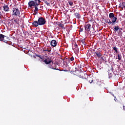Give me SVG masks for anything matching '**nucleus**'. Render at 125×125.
<instances>
[{
    "mask_svg": "<svg viewBox=\"0 0 125 125\" xmlns=\"http://www.w3.org/2000/svg\"><path fill=\"white\" fill-rule=\"evenodd\" d=\"M106 23H107L108 25H111V24H113L111 21H110V19H107L106 20Z\"/></svg>",
    "mask_w": 125,
    "mask_h": 125,
    "instance_id": "20",
    "label": "nucleus"
},
{
    "mask_svg": "<svg viewBox=\"0 0 125 125\" xmlns=\"http://www.w3.org/2000/svg\"><path fill=\"white\" fill-rule=\"evenodd\" d=\"M73 49L75 53H76V54H77V53H78V52L80 51V50L79 49V47H78V45L76 43L73 45Z\"/></svg>",
    "mask_w": 125,
    "mask_h": 125,
    "instance_id": "4",
    "label": "nucleus"
},
{
    "mask_svg": "<svg viewBox=\"0 0 125 125\" xmlns=\"http://www.w3.org/2000/svg\"><path fill=\"white\" fill-rule=\"evenodd\" d=\"M68 3L69 5H71V6H72V5H73V2H72L71 1H68Z\"/></svg>",
    "mask_w": 125,
    "mask_h": 125,
    "instance_id": "25",
    "label": "nucleus"
},
{
    "mask_svg": "<svg viewBox=\"0 0 125 125\" xmlns=\"http://www.w3.org/2000/svg\"><path fill=\"white\" fill-rule=\"evenodd\" d=\"M112 20H111V23L112 25H115V23H116V22L117 21V20L118 19V18H117V17H114V18H112Z\"/></svg>",
    "mask_w": 125,
    "mask_h": 125,
    "instance_id": "11",
    "label": "nucleus"
},
{
    "mask_svg": "<svg viewBox=\"0 0 125 125\" xmlns=\"http://www.w3.org/2000/svg\"><path fill=\"white\" fill-rule=\"evenodd\" d=\"M43 62H44V63L47 65H48V64H50V63H51V60L49 59H45L44 60Z\"/></svg>",
    "mask_w": 125,
    "mask_h": 125,
    "instance_id": "12",
    "label": "nucleus"
},
{
    "mask_svg": "<svg viewBox=\"0 0 125 125\" xmlns=\"http://www.w3.org/2000/svg\"><path fill=\"white\" fill-rule=\"evenodd\" d=\"M19 18H13V19H12V22L13 24H17V25H19Z\"/></svg>",
    "mask_w": 125,
    "mask_h": 125,
    "instance_id": "5",
    "label": "nucleus"
},
{
    "mask_svg": "<svg viewBox=\"0 0 125 125\" xmlns=\"http://www.w3.org/2000/svg\"><path fill=\"white\" fill-rule=\"evenodd\" d=\"M90 27H91V25L90 24L85 25V30L87 31V32L90 31Z\"/></svg>",
    "mask_w": 125,
    "mask_h": 125,
    "instance_id": "9",
    "label": "nucleus"
},
{
    "mask_svg": "<svg viewBox=\"0 0 125 125\" xmlns=\"http://www.w3.org/2000/svg\"><path fill=\"white\" fill-rule=\"evenodd\" d=\"M122 30H123V28L119 27V31H122Z\"/></svg>",
    "mask_w": 125,
    "mask_h": 125,
    "instance_id": "30",
    "label": "nucleus"
},
{
    "mask_svg": "<svg viewBox=\"0 0 125 125\" xmlns=\"http://www.w3.org/2000/svg\"><path fill=\"white\" fill-rule=\"evenodd\" d=\"M109 17L110 19H112V18H114L115 17V16L114 15V13H110L109 14Z\"/></svg>",
    "mask_w": 125,
    "mask_h": 125,
    "instance_id": "19",
    "label": "nucleus"
},
{
    "mask_svg": "<svg viewBox=\"0 0 125 125\" xmlns=\"http://www.w3.org/2000/svg\"><path fill=\"white\" fill-rule=\"evenodd\" d=\"M12 16H16L17 17L20 18V11L17 7L13 8L12 10Z\"/></svg>",
    "mask_w": 125,
    "mask_h": 125,
    "instance_id": "2",
    "label": "nucleus"
},
{
    "mask_svg": "<svg viewBox=\"0 0 125 125\" xmlns=\"http://www.w3.org/2000/svg\"><path fill=\"white\" fill-rule=\"evenodd\" d=\"M43 51H48V52H50V50L47 49H43Z\"/></svg>",
    "mask_w": 125,
    "mask_h": 125,
    "instance_id": "26",
    "label": "nucleus"
},
{
    "mask_svg": "<svg viewBox=\"0 0 125 125\" xmlns=\"http://www.w3.org/2000/svg\"><path fill=\"white\" fill-rule=\"evenodd\" d=\"M40 8H42V6H40Z\"/></svg>",
    "mask_w": 125,
    "mask_h": 125,
    "instance_id": "32",
    "label": "nucleus"
},
{
    "mask_svg": "<svg viewBox=\"0 0 125 125\" xmlns=\"http://www.w3.org/2000/svg\"><path fill=\"white\" fill-rule=\"evenodd\" d=\"M45 3L47 4V5H49V3L47 2V1H46Z\"/></svg>",
    "mask_w": 125,
    "mask_h": 125,
    "instance_id": "28",
    "label": "nucleus"
},
{
    "mask_svg": "<svg viewBox=\"0 0 125 125\" xmlns=\"http://www.w3.org/2000/svg\"><path fill=\"white\" fill-rule=\"evenodd\" d=\"M68 60V62H69V63H71L72 61H74L75 60V58H74V57H71Z\"/></svg>",
    "mask_w": 125,
    "mask_h": 125,
    "instance_id": "18",
    "label": "nucleus"
},
{
    "mask_svg": "<svg viewBox=\"0 0 125 125\" xmlns=\"http://www.w3.org/2000/svg\"><path fill=\"white\" fill-rule=\"evenodd\" d=\"M60 27L63 28V27H64V24H63L62 23H60Z\"/></svg>",
    "mask_w": 125,
    "mask_h": 125,
    "instance_id": "27",
    "label": "nucleus"
},
{
    "mask_svg": "<svg viewBox=\"0 0 125 125\" xmlns=\"http://www.w3.org/2000/svg\"><path fill=\"white\" fill-rule=\"evenodd\" d=\"M3 10H4L6 12L9 11V7L7 5L3 6Z\"/></svg>",
    "mask_w": 125,
    "mask_h": 125,
    "instance_id": "10",
    "label": "nucleus"
},
{
    "mask_svg": "<svg viewBox=\"0 0 125 125\" xmlns=\"http://www.w3.org/2000/svg\"><path fill=\"white\" fill-rule=\"evenodd\" d=\"M79 77H80V78H82V79L83 78V76H81V75L79 76Z\"/></svg>",
    "mask_w": 125,
    "mask_h": 125,
    "instance_id": "31",
    "label": "nucleus"
},
{
    "mask_svg": "<svg viewBox=\"0 0 125 125\" xmlns=\"http://www.w3.org/2000/svg\"><path fill=\"white\" fill-rule=\"evenodd\" d=\"M94 55L98 57V58H100L102 56V54L100 52L95 51L94 52Z\"/></svg>",
    "mask_w": 125,
    "mask_h": 125,
    "instance_id": "6",
    "label": "nucleus"
},
{
    "mask_svg": "<svg viewBox=\"0 0 125 125\" xmlns=\"http://www.w3.org/2000/svg\"><path fill=\"white\" fill-rule=\"evenodd\" d=\"M116 59H118V58L116 57Z\"/></svg>",
    "mask_w": 125,
    "mask_h": 125,
    "instance_id": "33",
    "label": "nucleus"
},
{
    "mask_svg": "<svg viewBox=\"0 0 125 125\" xmlns=\"http://www.w3.org/2000/svg\"><path fill=\"white\" fill-rule=\"evenodd\" d=\"M50 44L52 46L55 47L57 45V42L56 40H52Z\"/></svg>",
    "mask_w": 125,
    "mask_h": 125,
    "instance_id": "8",
    "label": "nucleus"
},
{
    "mask_svg": "<svg viewBox=\"0 0 125 125\" xmlns=\"http://www.w3.org/2000/svg\"><path fill=\"white\" fill-rule=\"evenodd\" d=\"M120 26H114V32H118V31H119Z\"/></svg>",
    "mask_w": 125,
    "mask_h": 125,
    "instance_id": "15",
    "label": "nucleus"
},
{
    "mask_svg": "<svg viewBox=\"0 0 125 125\" xmlns=\"http://www.w3.org/2000/svg\"><path fill=\"white\" fill-rule=\"evenodd\" d=\"M5 37V36H4L2 34H0V41H3V40H4Z\"/></svg>",
    "mask_w": 125,
    "mask_h": 125,
    "instance_id": "17",
    "label": "nucleus"
},
{
    "mask_svg": "<svg viewBox=\"0 0 125 125\" xmlns=\"http://www.w3.org/2000/svg\"><path fill=\"white\" fill-rule=\"evenodd\" d=\"M28 5L29 7H32L33 6H35L36 4H35L34 0H30L28 2Z\"/></svg>",
    "mask_w": 125,
    "mask_h": 125,
    "instance_id": "7",
    "label": "nucleus"
},
{
    "mask_svg": "<svg viewBox=\"0 0 125 125\" xmlns=\"http://www.w3.org/2000/svg\"><path fill=\"white\" fill-rule=\"evenodd\" d=\"M34 1L35 5H40L41 3V0H34Z\"/></svg>",
    "mask_w": 125,
    "mask_h": 125,
    "instance_id": "13",
    "label": "nucleus"
},
{
    "mask_svg": "<svg viewBox=\"0 0 125 125\" xmlns=\"http://www.w3.org/2000/svg\"><path fill=\"white\" fill-rule=\"evenodd\" d=\"M34 6V12H36V13H38V12L39 11V8H38V6H39V5H35Z\"/></svg>",
    "mask_w": 125,
    "mask_h": 125,
    "instance_id": "14",
    "label": "nucleus"
},
{
    "mask_svg": "<svg viewBox=\"0 0 125 125\" xmlns=\"http://www.w3.org/2000/svg\"><path fill=\"white\" fill-rule=\"evenodd\" d=\"M48 68H50L51 69H53V70H57L58 71H59V69L57 68H52L51 67V65H48Z\"/></svg>",
    "mask_w": 125,
    "mask_h": 125,
    "instance_id": "21",
    "label": "nucleus"
},
{
    "mask_svg": "<svg viewBox=\"0 0 125 125\" xmlns=\"http://www.w3.org/2000/svg\"><path fill=\"white\" fill-rule=\"evenodd\" d=\"M113 50L115 51V53H118L117 56H118V59L119 60H121L122 59V54H121L120 52H119V50L118 49V48L117 47H114L113 48Z\"/></svg>",
    "mask_w": 125,
    "mask_h": 125,
    "instance_id": "3",
    "label": "nucleus"
},
{
    "mask_svg": "<svg viewBox=\"0 0 125 125\" xmlns=\"http://www.w3.org/2000/svg\"><path fill=\"white\" fill-rule=\"evenodd\" d=\"M81 42L83 43V44H85V41H84V40H82L81 41Z\"/></svg>",
    "mask_w": 125,
    "mask_h": 125,
    "instance_id": "24",
    "label": "nucleus"
},
{
    "mask_svg": "<svg viewBox=\"0 0 125 125\" xmlns=\"http://www.w3.org/2000/svg\"><path fill=\"white\" fill-rule=\"evenodd\" d=\"M90 83H93V80H91V82L89 81Z\"/></svg>",
    "mask_w": 125,
    "mask_h": 125,
    "instance_id": "29",
    "label": "nucleus"
},
{
    "mask_svg": "<svg viewBox=\"0 0 125 125\" xmlns=\"http://www.w3.org/2000/svg\"><path fill=\"white\" fill-rule=\"evenodd\" d=\"M109 78H110V75L109 76Z\"/></svg>",
    "mask_w": 125,
    "mask_h": 125,
    "instance_id": "34",
    "label": "nucleus"
},
{
    "mask_svg": "<svg viewBox=\"0 0 125 125\" xmlns=\"http://www.w3.org/2000/svg\"><path fill=\"white\" fill-rule=\"evenodd\" d=\"M74 15L76 18L78 19H80L81 18V15H80V14L76 13L74 14Z\"/></svg>",
    "mask_w": 125,
    "mask_h": 125,
    "instance_id": "16",
    "label": "nucleus"
},
{
    "mask_svg": "<svg viewBox=\"0 0 125 125\" xmlns=\"http://www.w3.org/2000/svg\"><path fill=\"white\" fill-rule=\"evenodd\" d=\"M45 20L43 18L41 17L38 19V21H35L32 23L33 26L34 27H38L39 26H42V25H44L45 24Z\"/></svg>",
    "mask_w": 125,
    "mask_h": 125,
    "instance_id": "1",
    "label": "nucleus"
},
{
    "mask_svg": "<svg viewBox=\"0 0 125 125\" xmlns=\"http://www.w3.org/2000/svg\"><path fill=\"white\" fill-rule=\"evenodd\" d=\"M118 35L119 36H123V32L121 30H119Z\"/></svg>",
    "mask_w": 125,
    "mask_h": 125,
    "instance_id": "23",
    "label": "nucleus"
},
{
    "mask_svg": "<svg viewBox=\"0 0 125 125\" xmlns=\"http://www.w3.org/2000/svg\"><path fill=\"white\" fill-rule=\"evenodd\" d=\"M122 5L123 8H125V2H123L122 3L120 4V5Z\"/></svg>",
    "mask_w": 125,
    "mask_h": 125,
    "instance_id": "22",
    "label": "nucleus"
}]
</instances>
